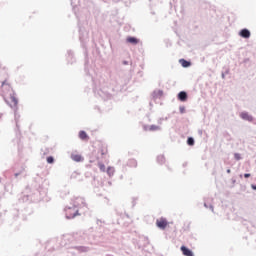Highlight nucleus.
<instances>
[{
    "label": "nucleus",
    "instance_id": "21",
    "mask_svg": "<svg viewBox=\"0 0 256 256\" xmlns=\"http://www.w3.org/2000/svg\"><path fill=\"white\" fill-rule=\"evenodd\" d=\"M227 173H231V170H227Z\"/></svg>",
    "mask_w": 256,
    "mask_h": 256
},
{
    "label": "nucleus",
    "instance_id": "16",
    "mask_svg": "<svg viewBox=\"0 0 256 256\" xmlns=\"http://www.w3.org/2000/svg\"><path fill=\"white\" fill-rule=\"evenodd\" d=\"M98 167H99L100 171H102L103 173H105V164L99 163V164H98Z\"/></svg>",
    "mask_w": 256,
    "mask_h": 256
},
{
    "label": "nucleus",
    "instance_id": "5",
    "mask_svg": "<svg viewBox=\"0 0 256 256\" xmlns=\"http://www.w3.org/2000/svg\"><path fill=\"white\" fill-rule=\"evenodd\" d=\"M240 117L244 121H249L250 123L253 121V116L249 115V113H247V112L240 113Z\"/></svg>",
    "mask_w": 256,
    "mask_h": 256
},
{
    "label": "nucleus",
    "instance_id": "10",
    "mask_svg": "<svg viewBox=\"0 0 256 256\" xmlns=\"http://www.w3.org/2000/svg\"><path fill=\"white\" fill-rule=\"evenodd\" d=\"M79 138L82 139V141H87L89 139V136L87 135L86 131H80Z\"/></svg>",
    "mask_w": 256,
    "mask_h": 256
},
{
    "label": "nucleus",
    "instance_id": "8",
    "mask_svg": "<svg viewBox=\"0 0 256 256\" xmlns=\"http://www.w3.org/2000/svg\"><path fill=\"white\" fill-rule=\"evenodd\" d=\"M8 103H10L11 107H17L19 100H17L15 96H10Z\"/></svg>",
    "mask_w": 256,
    "mask_h": 256
},
{
    "label": "nucleus",
    "instance_id": "14",
    "mask_svg": "<svg viewBox=\"0 0 256 256\" xmlns=\"http://www.w3.org/2000/svg\"><path fill=\"white\" fill-rule=\"evenodd\" d=\"M161 129V127L157 126V125H151L148 128V131H159Z\"/></svg>",
    "mask_w": 256,
    "mask_h": 256
},
{
    "label": "nucleus",
    "instance_id": "20",
    "mask_svg": "<svg viewBox=\"0 0 256 256\" xmlns=\"http://www.w3.org/2000/svg\"><path fill=\"white\" fill-rule=\"evenodd\" d=\"M251 187H252V189L254 190V191H256V185H251Z\"/></svg>",
    "mask_w": 256,
    "mask_h": 256
},
{
    "label": "nucleus",
    "instance_id": "2",
    "mask_svg": "<svg viewBox=\"0 0 256 256\" xmlns=\"http://www.w3.org/2000/svg\"><path fill=\"white\" fill-rule=\"evenodd\" d=\"M167 225H169V222H167L166 218H159V219L156 220V226L159 229H166Z\"/></svg>",
    "mask_w": 256,
    "mask_h": 256
},
{
    "label": "nucleus",
    "instance_id": "1",
    "mask_svg": "<svg viewBox=\"0 0 256 256\" xmlns=\"http://www.w3.org/2000/svg\"><path fill=\"white\" fill-rule=\"evenodd\" d=\"M67 219H75L79 215V210L76 207H69L65 209Z\"/></svg>",
    "mask_w": 256,
    "mask_h": 256
},
{
    "label": "nucleus",
    "instance_id": "7",
    "mask_svg": "<svg viewBox=\"0 0 256 256\" xmlns=\"http://www.w3.org/2000/svg\"><path fill=\"white\" fill-rule=\"evenodd\" d=\"M240 37H243L244 39H249L251 37V32L248 29H242L239 33Z\"/></svg>",
    "mask_w": 256,
    "mask_h": 256
},
{
    "label": "nucleus",
    "instance_id": "3",
    "mask_svg": "<svg viewBox=\"0 0 256 256\" xmlns=\"http://www.w3.org/2000/svg\"><path fill=\"white\" fill-rule=\"evenodd\" d=\"M98 153H100V155H107L108 153L107 145L100 142L98 144Z\"/></svg>",
    "mask_w": 256,
    "mask_h": 256
},
{
    "label": "nucleus",
    "instance_id": "13",
    "mask_svg": "<svg viewBox=\"0 0 256 256\" xmlns=\"http://www.w3.org/2000/svg\"><path fill=\"white\" fill-rule=\"evenodd\" d=\"M107 174L109 175V177H113V175H115V168L108 167L107 168Z\"/></svg>",
    "mask_w": 256,
    "mask_h": 256
},
{
    "label": "nucleus",
    "instance_id": "19",
    "mask_svg": "<svg viewBox=\"0 0 256 256\" xmlns=\"http://www.w3.org/2000/svg\"><path fill=\"white\" fill-rule=\"evenodd\" d=\"M245 179H249L251 177V174H244Z\"/></svg>",
    "mask_w": 256,
    "mask_h": 256
},
{
    "label": "nucleus",
    "instance_id": "22",
    "mask_svg": "<svg viewBox=\"0 0 256 256\" xmlns=\"http://www.w3.org/2000/svg\"><path fill=\"white\" fill-rule=\"evenodd\" d=\"M1 117H3V115L0 114V119H1Z\"/></svg>",
    "mask_w": 256,
    "mask_h": 256
},
{
    "label": "nucleus",
    "instance_id": "12",
    "mask_svg": "<svg viewBox=\"0 0 256 256\" xmlns=\"http://www.w3.org/2000/svg\"><path fill=\"white\" fill-rule=\"evenodd\" d=\"M180 63L182 65V67H190L191 66V62L185 60V59H181Z\"/></svg>",
    "mask_w": 256,
    "mask_h": 256
},
{
    "label": "nucleus",
    "instance_id": "9",
    "mask_svg": "<svg viewBox=\"0 0 256 256\" xmlns=\"http://www.w3.org/2000/svg\"><path fill=\"white\" fill-rule=\"evenodd\" d=\"M178 99H179V101H182V102L187 101V92L181 91V92L178 94Z\"/></svg>",
    "mask_w": 256,
    "mask_h": 256
},
{
    "label": "nucleus",
    "instance_id": "4",
    "mask_svg": "<svg viewBox=\"0 0 256 256\" xmlns=\"http://www.w3.org/2000/svg\"><path fill=\"white\" fill-rule=\"evenodd\" d=\"M71 159H72V161H76V163H81L82 161H84L83 156H81L78 153L71 154Z\"/></svg>",
    "mask_w": 256,
    "mask_h": 256
},
{
    "label": "nucleus",
    "instance_id": "15",
    "mask_svg": "<svg viewBox=\"0 0 256 256\" xmlns=\"http://www.w3.org/2000/svg\"><path fill=\"white\" fill-rule=\"evenodd\" d=\"M187 144L190 145V146H193V145H195V140L192 137H190L187 140Z\"/></svg>",
    "mask_w": 256,
    "mask_h": 256
},
{
    "label": "nucleus",
    "instance_id": "17",
    "mask_svg": "<svg viewBox=\"0 0 256 256\" xmlns=\"http://www.w3.org/2000/svg\"><path fill=\"white\" fill-rule=\"evenodd\" d=\"M47 163H55V159L52 157V156H49L48 158H47Z\"/></svg>",
    "mask_w": 256,
    "mask_h": 256
},
{
    "label": "nucleus",
    "instance_id": "6",
    "mask_svg": "<svg viewBox=\"0 0 256 256\" xmlns=\"http://www.w3.org/2000/svg\"><path fill=\"white\" fill-rule=\"evenodd\" d=\"M180 250L182 251V255H184V256H195L193 254V251L189 250V248H187L185 246H181Z\"/></svg>",
    "mask_w": 256,
    "mask_h": 256
},
{
    "label": "nucleus",
    "instance_id": "18",
    "mask_svg": "<svg viewBox=\"0 0 256 256\" xmlns=\"http://www.w3.org/2000/svg\"><path fill=\"white\" fill-rule=\"evenodd\" d=\"M234 158L236 159V161H240V159H241V154L235 153V154H234Z\"/></svg>",
    "mask_w": 256,
    "mask_h": 256
},
{
    "label": "nucleus",
    "instance_id": "11",
    "mask_svg": "<svg viewBox=\"0 0 256 256\" xmlns=\"http://www.w3.org/2000/svg\"><path fill=\"white\" fill-rule=\"evenodd\" d=\"M127 42L131 43L132 45H137V43H139V39H137L135 37H128Z\"/></svg>",
    "mask_w": 256,
    "mask_h": 256
}]
</instances>
